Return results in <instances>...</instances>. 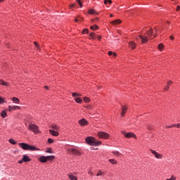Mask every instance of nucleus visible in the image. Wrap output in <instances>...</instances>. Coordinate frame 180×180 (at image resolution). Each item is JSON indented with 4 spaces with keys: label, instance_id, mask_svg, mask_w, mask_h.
Wrapping results in <instances>:
<instances>
[{
    "label": "nucleus",
    "instance_id": "18",
    "mask_svg": "<svg viewBox=\"0 0 180 180\" xmlns=\"http://www.w3.org/2000/svg\"><path fill=\"white\" fill-rule=\"evenodd\" d=\"M11 101L13 102V103H20V100H19V98H16V97H13L11 98Z\"/></svg>",
    "mask_w": 180,
    "mask_h": 180
},
{
    "label": "nucleus",
    "instance_id": "53",
    "mask_svg": "<svg viewBox=\"0 0 180 180\" xmlns=\"http://www.w3.org/2000/svg\"><path fill=\"white\" fill-rule=\"evenodd\" d=\"M104 4H105V5H106L108 4V0H105Z\"/></svg>",
    "mask_w": 180,
    "mask_h": 180
},
{
    "label": "nucleus",
    "instance_id": "55",
    "mask_svg": "<svg viewBox=\"0 0 180 180\" xmlns=\"http://www.w3.org/2000/svg\"><path fill=\"white\" fill-rule=\"evenodd\" d=\"M155 37H157V34H155L153 35V39H155Z\"/></svg>",
    "mask_w": 180,
    "mask_h": 180
},
{
    "label": "nucleus",
    "instance_id": "43",
    "mask_svg": "<svg viewBox=\"0 0 180 180\" xmlns=\"http://www.w3.org/2000/svg\"><path fill=\"white\" fill-rule=\"evenodd\" d=\"M113 52L112 51H108V56H112Z\"/></svg>",
    "mask_w": 180,
    "mask_h": 180
},
{
    "label": "nucleus",
    "instance_id": "12",
    "mask_svg": "<svg viewBox=\"0 0 180 180\" xmlns=\"http://www.w3.org/2000/svg\"><path fill=\"white\" fill-rule=\"evenodd\" d=\"M16 109H20V107L18 106V105H9L8 106V110L10 112H12L13 110H16Z\"/></svg>",
    "mask_w": 180,
    "mask_h": 180
},
{
    "label": "nucleus",
    "instance_id": "28",
    "mask_svg": "<svg viewBox=\"0 0 180 180\" xmlns=\"http://www.w3.org/2000/svg\"><path fill=\"white\" fill-rule=\"evenodd\" d=\"M98 25H94L90 27V29H91V30H96V29H98Z\"/></svg>",
    "mask_w": 180,
    "mask_h": 180
},
{
    "label": "nucleus",
    "instance_id": "4",
    "mask_svg": "<svg viewBox=\"0 0 180 180\" xmlns=\"http://www.w3.org/2000/svg\"><path fill=\"white\" fill-rule=\"evenodd\" d=\"M122 134L125 136L127 139H137V136H136V134H134L133 132L127 133L126 131H122Z\"/></svg>",
    "mask_w": 180,
    "mask_h": 180
},
{
    "label": "nucleus",
    "instance_id": "36",
    "mask_svg": "<svg viewBox=\"0 0 180 180\" xmlns=\"http://www.w3.org/2000/svg\"><path fill=\"white\" fill-rule=\"evenodd\" d=\"M77 2L79 5L80 8H82V3H81V0H77Z\"/></svg>",
    "mask_w": 180,
    "mask_h": 180
},
{
    "label": "nucleus",
    "instance_id": "21",
    "mask_svg": "<svg viewBox=\"0 0 180 180\" xmlns=\"http://www.w3.org/2000/svg\"><path fill=\"white\" fill-rule=\"evenodd\" d=\"M1 117H3V119H5V117H6V116H8V114L6 113V111L3 110L1 112Z\"/></svg>",
    "mask_w": 180,
    "mask_h": 180
},
{
    "label": "nucleus",
    "instance_id": "56",
    "mask_svg": "<svg viewBox=\"0 0 180 180\" xmlns=\"http://www.w3.org/2000/svg\"><path fill=\"white\" fill-rule=\"evenodd\" d=\"M75 22H79V20L77 18L75 19Z\"/></svg>",
    "mask_w": 180,
    "mask_h": 180
},
{
    "label": "nucleus",
    "instance_id": "10",
    "mask_svg": "<svg viewBox=\"0 0 180 180\" xmlns=\"http://www.w3.org/2000/svg\"><path fill=\"white\" fill-rule=\"evenodd\" d=\"M78 123L80 124V126H86V124H88V121L83 118L79 120Z\"/></svg>",
    "mask_w": 180,
    "mask_h": 180
},
{
    "label": "nucleus",
    "instance_id": "16",
    "mask_svg": "<svg viewBox=\"0 0 180 180\" xmlns=\"http://www.w3.org/2000/svg\"><path fill=\"white\" fill-rule=\"evenodd\" d=\"M49 132L51 133V134L52 136H54L55 137H57V136H58V132H57V131H54L53 129H50Z\"/></svg>",
    "mask_w": 180,
    "mask_h": 180
},
{
    "label": "nucleus",
    "instance_id": "27",
    "mask_svg": "<svg viewBox=\"0 0 180 180\" xmlns=\"http://www.w3.org/2000/svg\"><path fill=\"white\" fill-rule=\"evenodd\" d=\"M68 176L70 180H77V177L74 175L69 174Z\"/></svg>",
    "mask_w": 180,
    "mask_h": 180
},
{
    "label": "nucleus",
    "instance_id": "31",
    "mask_svg": "<svg viewBox=\"0 0 180 180\" xmlns=\"http://www.w3.org/2000/svg\"><path fill=\"white\" fill-rule=\"evenodd\" d=\"M89 36H90V39H95V33L91 32L90 33Z\"/></svg>",
    "mask_w": 180,
    "mask_h": 180
},
{
    "label": "nucleus",
    "instance_id": "29",
    "mask_svg": "<svg viewBox=\"0 0 180 180\" xmlns=\"http://www.w3.org/2000/svg\"><path fill=\"white\" fill-rule=\"evenodd\" d=\"M8 141L11 144H13V146L16 144V141L12 139H9Z\"/></svg>",
    "mask_w": 180,
    "mask_h": 180
},
{
    "label": "nucleus",
    "instance_id": "62",
    "mask_svg": "<svg viewBox=\"0 0 180 180\" xmlns=\"http://www.w3.org/2000/svg\"><path fill=\"white\" fill-rule=\"evenodd\" d=\"M148 130H150V128L149 127H148Z\"/></svg>",
    "mask_w": 180,
    "mask_h": 180
},
{
    "label": "nucleus",
    "instance_id": "33",
    "mask_svg": "<svg viewBox=\"0 0 180 180\" xmlns=\"http://www.w3.org/2000/svg\"><path fill=\"white\" fill-rule=\"evenodd\" d=\"M48 143L49 144H51V143H54V140H53L51 138H49V139H48Z\"/></svg>",
    "mask_w": 180,
    "mask_h": 180
},
{
    "label": "nucleus",
    "instance_id": "51",
    "mask_svg": "<svg viewBox=\"0 0 180 180\" xmlns=\"http://www.w3.org/2000/svg\"><path fill=\"white\" fill-rule=\"evenodd\" d=\"M112 55L114 57H116V56H117V54L116 53H112Z\"/></svg>",
    "mask_w": 180,
    "mask_h": 180
},
{
    "label": "nucleus",
    "instance_id": "57",
    "mask_svg": "<svg viewBox=\"0 0 180 180\" xmlns=\"http://www.w3.org/2000/svg\"><path fill=\"white\" fill-rule=\"evenodd\" d=\"M89 174H90L91 175H94V173L89 172Z\"/></svg>",
    "mask_w": 180,
    "mask_h": 180
},
{
    "label": "nucleus",
    "instance_id": "1",
    "mask_svg": "<svg viewBox=\"0 0 180 180\" xmlns=\"http://www.w3.org/2000/svg\"><path fill=\"white\" fill-rule=\"evenodd\" d=\"M86 143L89 144V146H99L101 144L102 141H99L92 136H89L86 138Z\"/></svg>",
    "mask_w": 180,
    "mask_h": 180
},
{
    "label": "nucleus",
    "instance_id": "24",
    "mask_svg": "<svg viewBox=\"0 0 180 180\" xmlns=\"http://www.w3.org/2000/svg\"><path fill=\"white\" fill-rule=\"evenodd\" d=\"M51 129H53V130H58L60 128L58 127V126H57V124H53L51 125Z\"/></svg>",
    "mask_w": 180,
    "mask_h": 180
},
{
    "label": "nucleus",
    "instance_id": "39",
    "mask_svg": "<svg viewBox=\"0 0 180 180\" xmlns=\"http://www.w3.org/2000/svg\"><path fill=\"white\" fill-rule=\"evenodd\" d=\"M175 124H172V125H170V126H167V125H166V127H167V129H171V127H175Z\"/></svg>",
    "mask_w": 180,
    "mask_h": 180
},
{
    "label": "nucleus",
    "instance_id": "49",
    "mask_svg": "<svg viewBox=\"0 0 180 180\" xmlns=\"http://www.w3.org/2000/svg\"><path fill=\"white\" fill-rule=\"evenodd\" d=\"M180 10V6H177V7H176V11H179Z\"/></svg>",
    "mask_w": 180,
    "mask_h": 180
},
{
    "label": "nucleus",
    "instance_id": "7",
    "mask_svg": "<svg viewBox=\"0 0 180 180\" xmlns=\"http://www.w3.org/2000/svg\"><path fill=\"white\" fill-rule=\"evenodd\" d=\"M139 39H141L142 44L147 43L148 39H150L148 37L143 35H139L138 37H136V40H139Z\"/></svg>",
    "mask_w": 180,
    "mask_h": 180
},
{
    "label": "nucleus",
    "instance_id": "2",
    "mask_svg": "<svg viewBox=\"0 0 180 180\" xmlns=\"http://www.w3.org/2000/svg\"><path fill=\"white\" fill-rule=\"evenodd\" d=\"M20 147H21V148H22V150H29V151H36V150H40V149L36 148V146H30L27 143H19Z\"/></svg>",
    "mask_w": 180,
    "mask_h": 180
},
{
    "label": "nucleus",
    "instance_id": "5",
    "mask_svg": "<svg viewBox=\"0 0 180 180\" xmlns=\"http://www.w3.org/2000/svg\"><path fill=\"white\" fill-rule=\"evenodd\" d=\"M98 136L99 139H108L110 137V135L106 132L100 131L98 133Z\"/></svg>",
    "mask_w": 180,
    "mask_h": 180
},
{
    "label": "nucleus",
    "instance_id": "17",
    "mask_svg": "<svg viewBox=\"0 0 180 180\" xmlns=\"http://www.w3.org/2000/svg\"><path fill=\"white\" fill-rule=\"evenodd\" d=\"M22 161H24V162H29V161H30V158H29L27 155H24L22 158Z\"/></svg>",
    "mask_w": 180,
    "mask_h": 180
},
{
    "label": "nucleus",
    "instance_id": "6",
    "mask_svg": "<svg viewBox=\"0 0 180 180\" xmlns=\"http://www.w3.org/2000/svg\"><path fill=\"white\" fill-rule=\"evenodd\" d=\"M68 154H72L75 155H79L80 153L78 150L75 148H69L68 149Z\"/></svg>",
    "mask_w": 180,
    "mask_h": 180
},
{
    "label": "nucleus",
    "instance_id": "60",
    "mask_svg": "<svg viewBox=\"0 0 180 180\" xmlns=\"http://www.w3.org/2000/svg\"><path fill=\"white\" fill-rule=\"evenodd\" d=\"M81 19H82V18H80L79 19V22H81Z\"/></svg>",
    "mask_w": 180,
    "mask_h": 180
},
{
    "label": "nucleus",
    "instance_id": "41",
    "mask_svg": "<svg viewBox=\"0 0 180 180\" xmlns=\"http://www.w3.org/2000/svg\"><path fill=\"white\" fill-rule=\"evenodd\" d=\"M171 84H172V81H169L167 82V86H169H169H171Z\"/></svg>",
    "mask_w": 180,
    "mask_h": 180
},
{
    "label": "nucleus",
    "instance_id": "19",
    "mask_svg": "<svg viewBox=\"0 0 180 180\" xmlns=\"http://www.w3.org/2000/svg\"><path fill=\"white\" fill-rule=\"evenodd\" d=\"M56 158L54 155L46 156V161H53Z\"/></svg>",
    "mask_w": 180,
    "mask_h": 180
},
{
    "label": "nucleus",
    "instance_id": "52",
    "mask_svg": "<svg viewBox=\"0 0 180 180\" xmlns=\"http://www.w3.org/2000/svg\"><path fill=\"white\" fill-rule=\"evenodd\" d=\"M170 39H171V40H174V36L171 35Z\"/></svg>",
    "mask_w": 180,
    "mask_h": 180
},
{
    "label": "nucleus",
    "instance_id": "59",
    "mask_svg": "<svg viewBox=\"0 0 180 180\" xmlns=\"http://www.w3.org/2000/svg\"><path fill=\"white\" fill-rule=\"evenodd\" d=\"M45 89H49V86H45Z\"/></svg>",
    "mask_w": 180,
    "mask_h": 180
},
{
    "label": "nucleus",
    "instance_id": "42",
    "mask_svg": "<svg viewBox=\"0 0 180 180\" xmlns=\"http://www.w3.org/2000/svg\"><path fill=\"white\" fill-rule=\"evenodd\" d=\"M24 162L23 159H22L21 160L18 161V164H22Z\"/></svg>",
    "mask_w": 180,
    "mask_h": 180
},
{
    "label": "nucleus",
    "instance_id": "14",
    "mask_svg": "<svg viewBox=\"0 0 180 180\" xmlns=\"http://www.w3.org/2000/svg\"><path fill=\"white\" fill-rule=\"evenodd\" d=\"M39 161L40 162H47V156H41L39 158Z\"/></svg>",
    "mask_w": 180,
    "mask_h": 180
},
{
    "label": "nucleus",
    "instance_id": "50",
    "mask_svg": "<svg viewBox=\"0 0 180 180\" xmlns=\"http://www.w3.org/2000/svg\"><path fill=\"white\" fill-rule=\"evenodd\" d=\"M46 153H51V148L48 149V150L46 151Z\"/></svg>",
    "mask_w": 180,
    "mask_h": 180
},
{
    "label": "nucleus",
    "instance_id": "3",
    "mask_svg": "<svg viewBox=\"0 0 180 180\" xmlns=\"http://www.w3.org/2000/svg\"><path fill=\"white\" fill-rule=\"evenodd\" d=\"M29 130H31V131H33L35 134H37V133H40V130L39 129V127L34 124H30L28 127Z\"/></svg>",
    "mask_w": 180,
    "mask_h": 180
},
{
    "label": "nucleus",
    "instance_id": "8",
    "mask_svg": "<svg viewBox=\"0 0 180 180\" xmlns=\"http://www.w3.org/2000/svg\"><path fill=\"white\" fill-rule=\"evenodd\" d=\"M150 153H152V154H153V155H155V158H158V159H161L162 158V155L157 153V151L153 150V149H150Z\"/></svg>",
    "mask_w": 180,
    "mask_h": 180
},
{
    "label": "nucleus",
    "instance_id": "45",
    "mask_svg": "<svg viewBox=\"0 0 180 180\" xmlns=\"http://www.w3.org/2000/svg\"><path fill=\"white\" fill-rule=\"evenodd\" d=\"M169 89V86H167L165 87V91H168Z\"/></svg>",
    "mask_w": 180,
    "mask_h": 180
},
{
    "label": "nucleus",
    "instance_id": "30",
    "mask_svg": "<svg viewBox=\"0 0 180 180\" xmlns=\"http://www.w3.org/2000/svg\"><path fill=\"white\" fill-rule=\"evenodd\" d=\"M158 47L159 50H162V49H164V44H159Z\"/></svg>",
    "mask_w": 180,
    "mask_h": 180
},
{
    "label": "nucleus",
    "instance_id": "22",
    "mask_svg": "<svg viewBox=\"0 0 180 180\" xmlns=\"http://www.w3.org/2000/svg\"><path fill=\"white\" fill-rule=\"evenodd\" d=\"M89 13L90 15H97L98 14V13H96V11L94 9H89Z\"/></svg>",
    "mask_w": 180,
    "mask_h": 180
},
{
    "label": "nucleus",
    "instance_id": "44",
    "mask_svg": "<svg viewBox=\"0 0 180 180\" xmlns=\"http://www.w3.org/2000/svg\"><path fill=\"white\" fill-rule=\"evenodd\" d=\"M175 127H177V129H180V124H175Z\"/></svg>",
    "mask_w": 180,
    "mask_h": 180
},
{
    "label": "nucleus",
    "instance_id": "15",
    "mask_svg": "<svg viewBox=\"0 0 180 180\" xmlns=\"http://www.w3.org/2000/svg\"><path fill=\"white\" fill-rule=\"evenodd\" d=\"M0 85H3L4 86H9V82L0 79Z\"/></svg>",
    "mask_w": 180,
    "mask_h": 180
},
{
    "label": "nucleus",
    "instance_id": "13",
    "mask_svg": "<svg viewBox=\"0 0 180 180\" xmlns=\"http://www.w3.org/2000/svg\"><path fill=\"white\" fill-rule=\"evenodd\" d=\"M127 112V106L123 105L122 108L121 116H124V113Z\"/></svg>",
    "mask_w": 180,
    "mask_h": 180
},
{
    "label": "nucleus",
    "instance_id": "47",
    "mask_svg": "<svg viewBox=\"0 0 180 180\" xmlns=\"http://www.w3.org/2000/svg\"><path fill=\"white\" fill-rule=\"evenodd\" d=\"M154 29H155V32H156V33L158 32V29L157 28V27H155Z\"/></svg>",
    "mask_w": 180,
    "mask_h": 180
},
{
    "label": "nucleus",
    "instance_id": "54",
    "mask_svg": "<svg viewBox=\"0 0 180 180\" xmlns=\"http://www.w3.org/2000/svg\"><path fill=\"white\" fill-rule=\"evenodd\" d=\"M108 4H112V0H108Z\"/></svg>",
    "mask_w": 180,
    "mask_h": 180
},
{
    "label": "nucleus",
    "instance_id": "9",
    "mask_svg": "<svg viewBox=\"0 0 180 180\" xmlns=\"http://www.w3.org/2000/svg\"><path fill=\"white\" fill-rule=\"evenodd\" d=\"M153 33H154V32L153 31V29H151V28L146 32V36H148V37L149 38V40H152Z\"/></svg>",
    "mask_w": 180,
    "mask_h": 180
},
{
    "label": "nucleus",
    "instance_id": "11",
    "mask_svg": "<svg viewBox=\"0 0 180 180\" xmlns=\"http://www.w3.org/2000/svg\"><path fill=\"white\" fill-rule=\"evenodd\" d=\"M129 46L130 49H131V50H134V49H136V46H137V44L134 41H130L129 43Z\"/></svg>",
    "mask_w": 180,
    "mask_h": 180
},
{
    "label": "nucleus",
    "instance_id": "48",
    "mask_svg": "<svg viewBox=\"0 0 180 180\" xmlns=\"http://www.w3.org/2000/svg\"><path fill=\"white\" fill-rule=\"evenodd\" d=\"M75 6V4H73L70 6V8H74Z\"/></svg>",
    "mask_w": 180,
    "mask_h": 180
},
{
    "label": "nucleus",
    "instance_id": "34",
    "mask_svg": "<svg viewBox=\"0 0 180 180\" xmlns=\"http://www.w3.org/2000/svg\"><path fill=\"white\" fill-rule=\"evenodd\" d=\"M5 103V98L0 96V104Z\"/></svg>",
    "mask_w": 180,
    "mask_h": 180
},
{
    "label": "nucleus",
    "instance_id": "61",
    "mask_svg": "<svg viewBox=\"0 0 180 180\" xmlns=\"http://www.w3.org/2000/svg\"><path fill=\"white\" fill-rule=\"evenodd\" d=\"M1 2H4V0H0V4H1Z\"/></svg>",
    "mask_w": 180,
    "mask_h": 180
},
{
    "label": "nucleus",
    "instance_id": "23",
    "mask_svg": "<svg viewBox=\"0 0 180 180\" xmlns=\"http://www.w3.org/2000/svg\"><path fill=\"white\" fill-rule=\"evenodd\" d=\"M75 102H77V103H82V98H79V97H77L75 98Z\"/></svg>",
    "mask_w": 180,
    "mask_h": 180
},
{
    "label": "nucleus",
    "instance_id": "58",
    "mask_svg": "<svg viewBox=\"0 0 180 180\" xmlns=\"http://www.w3.org/2000/svg\"><path fill=\"white\" fill-rule=\"evenodd\" d=\"M110 18H113V14L110 15Z\"/></svg>",
    "mask_w": 180,
    "mask_h": 180
},
{
    "label": "nucleus",
    "instance_id": "20",
    "mask_svg": "<svg viewBox=\"0 0 180 180\" xmlns=\"http://www.w3.org/2000/svg\"><path fill=\"white\" fill-rule=\"evenodd\" d=\"M112 25H120L122 23V21L120 20H115L112 22H111Z\"/></svg>",
    "mask_w": 180,
    "mask_h": 180
},
{
    "label": "nucleus",
    "instance_id": "35",
    "mask_svg": "<svg viewBox=\"0 0 180 180\" xmlns=\"http://www.w3.org/2000/svg\"><path fill=\"white\" fill-rule=\"evenodd\" d=\"M72 96L76 97V96H81V94H77V93H72Z\"/></svg>",
    "mask_w": 180,
    "mask_h": 180
},
{
    "label": "nucleus",
    "instance_id": "26",
    "mask_svg": "<svg viewBox=\"0 0 180 180\" xmlns=\"http://www.w3.org/2000/svg\"><path fill=\"white\" fill-rule=\"evenodd\" d=\"M84 102H85L86 103H88V102L91 101V99L88 97H84L83 98Z\"/></svg>",
    "mask_w": 180,
    "mask_h": 180
},
{
    "label": "nucleus",
    "instance_id": "38",
    "mask_svg": "<svg viewBox=\"0 0 180 180\" xmlns=\"http://www.w3.org/2000/svg\"><path fill=\"white\" fill-rule=\"evenodd\" d=\"M103 173L102 172H101V170H99L98 172H97V174L96 176H101V175H102Z\"/></svg>",
    "mask_w": 180,
    "mask_h": 180
},
{
    "label": "nucleus",
    "instance_id": "25",
    "mask_svg": "<svg viewBox=\"0 0 180 180\" xmlns=\"http://www.w3.org/2000/svg\"><path fill=\"white\" fill-rule=\"evenodd\" d=\"M109 162H110L111 164H113L114 165L117 164V162L115 160V159H110Z\"/></svg>",
    "mask_w": 180,
    "mask_h": 180
},
{
    "label": "nucleus",
    "instance_id": "46",
    "mask_svg": "<svg viewBox=\"0 0 180 180\" xmlns=\"http://www.w3.org/2000/svg\"><path fill=\"white\" fill-rule=\"evenodd\" d=\"M98 40H101L102 39V37L101 35L97 37Z\"/></svg>",
    "mask_w": 180,
    "mask_h": 180
},
{
    "label": "nucleus",
    "instance_id": "37",
    "mask_svg": "<svg viewBox=\"0 0 180 180\" xmlns=\"http://www.w3.org/2000/svg\"><path fill=\"white\" fill-rule=\"evenodd\" d=\"M113 154L115 155L116 157H119V155H121L120 153H119V152H117V151L114 152Z\"/></svg>",
    "mask_w": 180,
    "mask_h": 180
},
{
    "label": "nucleus",
    "instance_id": "32",
    "mask_svg": "<svg viewBox=\"0 0 180 180\" xmlns=\"http://www.w3.org/2000/svg\"><path fill=\"white\" fill-rule=\"evenodd\" d=\"M34 44L36 46V47L38 50H40V46H39V44L37 42L34 41Z\"/></svg>",
    "mask_w": 180,
    "mask_h": 180
},
{
    "label": "nucleus",
    "instance_id": "40",
    "mask_svg": "<svg viewBox=\"0 0 180 180\" xmlns=\"http://www.w3.org/2000/svg\"><path fill=\"white\" fill-rule=\"evenodd\" d=\"M82 32H83V34H84V33H88L89 30H88V29L86 28V29H84Z\"/></svg>",
    "mask_w": 180,
    "mask_h": 180
}]
</instances>
